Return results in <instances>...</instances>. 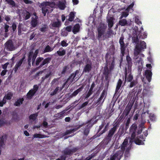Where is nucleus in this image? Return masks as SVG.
I'll use <instances>...</instances> for the list:
<instances>
[{"label": "nucleus", "mask_w": 160, "mask_h": 160, "mask_svg": "<svg viewBox=\"0 0 160 160\" xmlns=\"http://www.w3.org/2000/svg\"><path fill=\"white\" fill-rule=\"evenodd\" d=\"M137 128V126L135 124H133L130 127V132L132 133L130 138V143H128V139L129 138H126L121 145V149L122 150H125L126 152H128L131 149V142L133 141L136 144L140 145V135L139 132H136Z\"/></svg>", "instance_id": "obj_1"}, {"label": "nucleus", "mask_w": 160, "mask_h": 160, "mask_svg": "<svg viewBox=\"0 0 160 160\" xmlns=\"http://www.w3.org/2000/svg\"><path fill=\"white\" fill-rule=\"evenodd\" d=\"M149 102H144L143 109L141 110L142 112L141 116V145H144L143 141H145L146 137L148 135V129L145 130V128L143 125L146 122V120L149 117Z\"/></svg>", "instance_id": "obj_2"}, {"label": "nucleus", "mask_w": 160, "mask_h": 160, "mask_svg": "<svg viewBox=\"0 0 160 160\" xmlns=\"http://www.w3.org/2000/svg\"><path fill=\"white\" fill-rule=\"evenodd\" d=\"M107 26L103 23H100L98 28V38L99 40L101 39L102 38L104 39L105 38H108L110 36L114 34L113 31L111 28H108V30L105 33V30L107 28Z\"/></svg>", "instance_id": "obj_3"}, {"label": "nucleus", "mask_w": 160, "mask_h": 160, "mask_svg": "<svg viewBox=\"0 0 160 160\" xmlns=\"http://www.w3.org/2000/svg\"><path fill=\"white\" fill-rule=\"evenodd\" d=\"M38 53V50H36L34 52L33 51H30L28 54V62L29 64H30L31 61L32 62V64L34 66L35 65L37 66L39 65V63L43 60V58L42 57L38 58L36 61L35 63V61Z\"/></svg>", "instance_id": "obj_4"}, {"label": "nucleus", "mask_w": 160, "mask_h": 160, "mask_svg": "<svg viewBox=\"0 0 160 160\" xmlns=\"http://www.w3.org/2000/svg\"><path fill=\"white\" fill-rule=\"evenodd\" d=\"M132 42L135 43V48L134 49V58L137 59L139 56L140 53V43L139 38L137 35H134L132 37Z\"/></svg>", "instance_id": "obj_5"}, {"label": "nucleus", "mask_w": 160, "mask_h": 160, "mask_svg": "<svg viewBox=\"0 0 160 160\" xmlns=\"http://www.w3.org/2000/svg\"><path fill=\"white\" fill-rule=\"evenodd\" d=\"M55 6V3L53 2H44L41 4L39 6L42 8V13L44 14V16L46 15L47 12L48 11V9L50 8H52Z\"/></svg>", "instance_id": "obj_6"}, {"label": "nucleus", "mask_w": 160, "mask_h": 160, "mask_svg": "<svg viewBox=\"0 0 160 160\" xmlns=\"http://www.w3.org/2000/svg\"><path fill=\"white\" fill-rule=\"evenodd\" d=\"M145 78L142 79V81L143 82V86L145 87V84H148L150 82L152 79V73L151 70H145L144 74Z\"/></svg>", "instance_id": "obj_7"}, {"label": "nucleus", "mask_w": 160, "mask_h": 160, "mask_svg": "<svg viewBox=\"0 0 160 160\" xmlns=\"http://www.w3.org/2000/svg\"><path fill=\"white\" fill-rule=\"evenodd\" d=\"M144 88L143 89V92L142 93V96L141 98L143 99V102H145L144 100V98H148L152 94V92L150 90V88L149 87L147 86H145L146 84H145Z\"/></svg>", "instance_id": "obj_8"}, {"label": "nucleus", "mask_w": 160, "mask_h": 160, "mask_svg": "<svg viewBox=\"0 0 160 160\" xmlns=\"http://www.w3.org/2000/svg\"><path fill=\"white\" fill-rule=\"evenodd\" d=\"M77 150V149L76 148H73L72 149L66 148L64 151V155L61 157L60 159H58L56 160H65V158H66V156H65V155L72 154L75 152Z\"/></svg>", "instance_id": "obj_9"}, {"label": "nucleus", "mask_w": 160, "mask_h": 160, "mask_svg": "<svg viewBox=\"0 0 160 160\" xmlns=\"http://www.w3.org/2000/svg\"><path fill=\"white\" fill-rule=\"evenodd\" d=\"M108 54H107L106 56V58H107L106 60V63L107 65L104 67V73L106 75L105 78L107 79L108 78V64H109L110 62H111V64L112 65H113V62H114V59L113 58H111V60L110 61L109 60H108L107 59V58L108 57Z\"/></svg>", "instance_id": "obj_10"}, {"label": "nucleus", "mask_w": 160, "mask_h": 160, "mask_svg": "<svg viewBox=\"0 0 160 160\" xmlns=\"http://www.w3.org/2000/svg\"><path fill=\"white\" fill-rule=\"evenodd\" d=\"M78 71L77 70L74 73H72L64 85H65L67 83L70 84L72 82L77 81L78 79L77 78H75V77L76 75L78 73Z\"/></svg>", "instance_id": "obj_11"}, {"label": "nucleus", "mask_w": 160, "mask_h": 160, "mask_svg": "<svg viewBox=\"0 0 160 160\" xmlns=\"http://www.w3.org/2000/svg\"><path fill=\"white\" fill-rule=\"evenodd\" d=\"M5 48L8 51H12L15 49V46L14 45L12 41L9 40L5 43Z\"/></svg>", "instance_id": "obj_12"}, {"label": "nucleus", "mask_w": 160, "mask_h": 160, "mask_svg": "<svg viewBox=\"0 0 160 160\" xmlns=\"http://www.w3.org/2000/svg\"><path fill=\"white\" fill-rule=\"evenodd\" d=\"M38 89V86L37 85H34L33 88L30 90L27 93V97L28 99H31L34 95Z\"/></svg>", "instance_id": "obj_13"}, {"label": "nucleus", "mask_w": 160, "mask_h": 160, "mask_svg": "<svg viewBox=\"0 0 160 160\" xmlns=\"http://www.w3.org/2000/svg\"><path fill=\"white\" fill-rule=\"evenodd\" d=\"M123 152L121 151L117 152L112 156H111L110 160H120L123 154Z\"/></svg>", "instance_id": "obj_14"}, {"label": "nucleus", "mask_w": 160, "mask_h": 160, "mask_svg": "<svg viewBox=\"0 0 160 160\" xmlns=\"http://www.w3.org/2000/svg\"><path fill=\"white\" fill-rule=\"evenodd\" d=\"M124 38L123 37H121L119 41V42L120 45L121 47V51L122 56H123L124 55V51L126 48V47L124 43L123 42Z\"/></svg>", "instance_id": "obj_15"}, {"label": "nucleus", "mask_w": 160, "mask_h": 160, "mask_svg": "<svg viewBox=\"0 0 160 160\" xmlns=\"http://www.w3.org/2000/svg\"><path fill=\"white\" fill-rule=\"evenodd\" d=\"M125 81H127L128 82H131L133 79V77L131 75L130 72L127 73V70L126 71Z\"/></svg>", "instance_id": "obj_16"}, {"label": "nucleus", "mask_w": 160, "mask_h": 160, "mask_svg": "<svg viewBox=\"0 0 160 160\" xmlns=\"http://www.w3.org/2000/svg\"><path fill=\"white\" fill-rule=\"evenodd\" d=\"M91 63L90 62L88 64H87L84 67L83 72H88L91 70L92 68Z\"/></svg>", "instance_id": "obj_17"}, {"label": "nucleus", "mask_w": 160, "mask_h": 160, "mask_svg": "<svg viewBox=\"0 0 160 160\" xmlns=\"http://www.w3.org/2000/svg\"><path fill=\"white\" fill-rule=\"evenodd\" d=\"M117 128L116 126H115L112 128L109 131L108 133V137H111L114 134L115 132L116 131Z\"/></svg>", "instance_id": "obj_18"}, {"label": "nucleus", "mask_w": 160, "mask_h": 160, "mask_svg": "<svg viewBox=\"0 0 160 160\" xmlns=\"http://www.w3.org/2000/svg\"><path fill=\"white\" fill-rule=\"evenodd\" d=\"M38 17L37 16H36L34 18H32V20L31 22V25L33 28L35 27L37 25L38 23Z\"/></svg>", "instance_id": "obj_19"}, {"label": "nucleus", "mask_w": 160, "mask_h": 160, "mask_svg": "<svg viewBox=\"0 0 160 160\" xmlns=\"http://www.w3.org/2000/svg\"><path fill=\"white\" fill-rule=\"evenodd\" d=\"M51 24L52 27L55 28L59 27L61 25V22L58 19H57L56 21L52 22Z\"/></svg>", "instance_id": "obj_20"}, {"label": "nucleus", "mask_w": 160, "mask_h": 160, "mask_svg": "<svg viewBox=\"0 0 160 160\" xmlns=\"http://www.w3.org/2000/svg\"><path fill=\"white\" fill-rule=\"evenodd\" d=\"M57 4L60 9L63 10L66 7L64 1H59L58 2Z\"/></svg>", "instance_id": "obj_21"}, {"label": "nucleus", "mask_w": 160, "mask_h": 160, "mask_svg": "<svg viewBox=\"0 0 160 160\" xmlns=\"http://www.w3.org/2000/svg\"><path fill=\"white\" fill-rule=\"evenodd\" d=\"M114 18L112 17H110L108 18L107 21L108 28H111L113 25Z\"/></svg>", "instance_id": "obj_22"}, {"label": "nucleus", "mask_w": 160, "mask_h": 160, "mask_svg": "<svg viewBox=\"0 0 160 160\" xmlns=\"http://www.w3.org/2000/svg\"><path fill=\"white\" fill-rule=\"evenodd\" d=\"M57 53L59 56L64 55L66 53V51L62 48H59L58 51L57 52Z\"/></svg>", "instance_id": "obj_23"}, {"label": "nucleus", "mask_w": 160, "mask_h": 160, "mask_svg": "<svg viewBox=\"0 0 160 160\" xmlns=\"http://www.w3.org/2000/svg\"><path fill=\"white\" fill-rule=\"evenodd\" d=\"M143 31V28L142 27H141V38L142 39H144L147 38L148 34L146 32H142Z\"/></svg>", "instance_id": "obj_24"}, {"label": "nucleus", "mask_w": 160, "mask_h": 160, "mask_svg": "<svg viewBox=\"0 0 160 160\" xmlns=\"http://www.w3.org/2000/svg\"><path fill=\"white\" fill-rule=\"evenodd\" d=\"M24 58H22L20 59L18 62H17L15 67L14 71L16 72L18 69V68L22 64Z\"/></svg>", "instance_id": "obj_25"}, {"label": "nucleus", "mask_w": 160, "mask_h": 160, "mask_svg": "<svg viewBox=\"0 0 160 160\" xmlns=\"http://www.w3.org/2000/svg\"><path fill=\"white\" fill-rule=\"evenodd\" d=\"M51 60V58H48L45 59L42 62L40 65V67H42L45 64L48 63L50 62Z\"/></svg>", "instance_id": "obj_26"}, {"label": "nucleus", "mask_w": 160, "mask_h": 160, "mask_svg": "<svg viewBox=\"0 0 160 160\" xmlns=\"http://www.w3.org/2000/svg\"><path fill=\"white\" fill-rule=\"evenodd\" d=\"M80 127H78L77 128H73L72 129H70V130H68L67 131L65 132L64 133L63 136H65L70 133H71L73 132H74L79 128Z\"/></svg>", "instance_id": "obj_27"}, {"label": "nucleus", "mask_w": 160, "mask_h": 160, "mask_svg": "<svg viewBox=\"0 0 160 160\" xmlns=\"http://www.w3.org/2000/svg\"><path fill=\"white\" fill-rule=\"evenodd\" d=\"M80 26L78 24H76L73 27L72 30L73 33L75 34L78 32L79 30Z\"/></svg>", "instance_id": "obj_28"}, {"label": "nucleus", "mask_w": 160, "mask_h": 160, "mask_svg": "<svg viewBox=\"0 0 160 160\" xmlns=\"http://www.w3.org/2000/svg\"><path fill=\"white\" fill-rule=\"evenodd\" d=\"M83 88V86H82L74 91L72 94V96H76L80 92L82 91Z\"/></svg>", "instance_id": "obj_29"}, {"label": "nucleus", "mask_w": 160, "mask_h": 160, "mask_svg": "<svg viewBox=\"0 0 160 160\" xmlns=\"http://www.w3.org/2000/svg\"><path fill=\"white\" fill-rule=\"evenodd\" d=\"M6 139V136H2L0 138V148L4 145V141Z\"/></svg>", "instance_id": "obj_30"}, {"label": "nucleus", "mask_w": 160, "mask_h": 160, "mask_svg": "<svg viewBox=\"0 0 160 160\" xmlns=\"http://www.w3.org/2000/svg\"><path fill=\"white\" fill-rule=\"evenodd\" d=\"M146 48V43L144 41H141V52L144 51V49Z\"/></svg>", "instance_id": "obj_31"}, {"label": "nucleus", "mask_w": 160, "mask_h": 160, "mask_svg": "<svg viewBox=\"0 0 160 160\" xmlns=\"http://www.w3.org/2000/svg\"><path fill=\"white\" fill-rule=\"evenodd\" d=\"M119 21V24L121 26H124L127 24V22L126 19H120Z\"/></svg>", "instance_id": "obj_32"}, {"label": "nucleus", "mask_w": 160, "mask_h": 160, "mask_svg": "<svg viewBox=\"0 0 160 160\" xmlns=\"http://www.w3.org/2000/svg\"><path fill=\"white\" fill-rule=\"evenodd\" d=\"M129 11H126L125 12H122L121 14V16L120 18V19H121L123 17H127L129 14Z\"/></svg>", "instance_id": "obj_33"}, {"label": "nucleus", "mask_w": 160, "mask_h": 160, "mask_svg": "<svg viewBox=\"0 0 160 160\" xmlns=\"http://www.w3.org/2000/svg\"><path fill=\"white\" fill-rule=\"evenodd\" d=\"M34 138H46L47 137L44 135H42L40 134L36 133L33 135Z\"/></svg>", "instance_id": "obj_34"}, {"label": "nucleus", "mask_w": 160, "mask_h": 160, "mask_svg": "<svg viewBox=\"0 0 160 160\" xmlns=\"http://www.w3.org/2000/svg\"><path fill=\"white\" fill-rule=\"evenodd\" d=\"M122 82L121 80L119 79L117 83V86L116 89V92H117L118 91V90L120 89V88L121 87V85L122 84Z\"/></svg>", "instance_id": "obj_35"}, {"label": "nucleus", "mask_w": 160, "mask_h": 160, "mask_svg": "<svg viewBox=\"0 0 160 160\" xmlns=\"http://www.w3.org/2000/svg\"><path fill=\"white\" fill-rule=\"evenodd\" d=\"M5 1L12 7H14L15 6V2L13 0H5Z\"/></svg>", "instance_id": "obj_36"}, {"label": "nucleus", "mask_w": 160, "mask_h": 160, "mask_svg": "<svg viewBox=\"0 0 160 160\" xmlns=\"http://www.w3.org/2000/svg\"><path fill=\"white\" fill-rule=\"evenodd\" d=\"M24 16L23 18H24L25 20H26L29 19L30 17L29 12L27 11L25 12L24 13Z\"/></svg>", "instance_id": "obj_37"}, {"label": "nucleus", "mask_w": 160, "mask_h": 160, "mask_svg": "<svg viewBox=\"0 0 160 160\" xmlns=\"http://www.w3.org/2000/svg\"><path fill=\"white\" fill-rule=\"evenodd\" d=\"M23 100L22 99H20L17 100L15 103L14 105L17 106H19L22 103Z\"/></svg>", "instance_id": "obj_38"}, {"label": "nucleus", "mask_w": 160, "mask_h": 160, "mask_svg": "<svg viewBox=\"0 0 160 160\" xmlns=\"http://www.w3.org/2000/svg\"><path fill=\"white\" fill-rule=\"evenodd\" d=\"M48 27L46 25H44L40 28V30L42 32H45L47 31Z\"/></svg>", "instance_id": "obj_39"}, {"label": "nucleus", "mask_w": 160, "mask_h": 160, "mask_svg": "<svg viewBox=\"0 0 160 160\" xmlns=\"http://www.w3.org/2000/svg\"><path fill=\"white\" fill-rule=\"evenodd\" d=\"M13 94L11 92H8L4 96V97L7 100H10L12 97Z\"/></svg>", "instance_id": "obj_40"}, {"label": "nucleus", "mask_w": 160, "mask_h": 160, "mask_svg": "<svg viewBox=\"0 0 160 160\" xmlns=\"http://www.w3.org/2000/svg\"><path fill=\"white\" fill-rule=\"evenodd\" d=\"M150 120L152 121H156V116L154 114L152 113H150L149 114L148 117Z\"/></svg>", "instance_id": "obj_41"}, {"label": "nucleus", "mask_w": 160, "mask_h": 160, "mask_svg": "<svg viewBox=\"0 0 160 160\" xmlns=\"http://www.w3.org/2000/svg\"><path fill=\"white\" fill-rule=\"evenodd\" d=\"M75 13L73 12H71L69 14V18L68 20L70 21H73L74 18Z\"/></svg>", "instance_id": "obj_42"}, {"label": "nucleus", "mask_w": 160, "mask_h": 160, "mask_svg": "<svg viewBox=\"0 0 160 160\" xmlns=\"http://www.w3.org/2000/svg\"><path fill=\"white\" fill-rule=\"evenodd\" d=\"M38 116V113H35L29 116V119L33 121L35 120Z\"/></svg>", "instance_id": "obj_43"}, {"label": "nucleus", "mask_w": 160, "mask_h": 160, "mask_svg": "<svg viewBox=\"0 0 160 160\" xmlns=\"http://www.w3.org/2000/svg\"><path fill=\"white\" fill-rule=\"evenodd\" d=\"M53 50V48H51V47L49 46V45H48L45 48L44 50V52H51Z\"/></svg>", "instance_id": "obj_44"}, {"label": "nucleus", "mask_w": 160, "mask_h": 160, "mask_svg": "<svg viewBox=\"0 0 160 160\" xmlns=\"http://www.w3.org/2000/svg\"><path fill=\"white\" fill-rule=\"evenodd\" d=\"M106 91L105 90L103 91L100 98L98 99V102H100L106 95Z\"/></svg>", "instance_id": "obj_45"}, {"label": "nucleus", "mask_w": 160, "mask_h": 160, "mask_svg": "<svg viewBox=\"0 0 160 160\" xmlns=\"http://www.w3.org/2000/svg\"><path fill=\"white\" fill-rule=\"evenodd\" d=\"M59 90V87H57L53 92H52L50 93L51 96H53L56 94L58 92V91Z\"/></svg>", "instance_id": "obj_46"}, {"label": "nucleus", "mask_w": 160, "mask_h": 160, "mask_svg": "<svg viewBox=\"0 0 160 160\" xmlns=\"http://www.w3.org/2000/svg\"><path fill=\"white\" fill-rule=\"evenodd\" d=\"M6 99L4 97L2 101L0 102V107H2L6 102Z\"/></svg>", "instance_id": "obj_47"}, {"label": "nucleus", "mask_w": 160, "mask_h": 160, "mask_svg": "<svg viewBox=\"0 0 160 160\" xmlns=\"http://www.w3.org/2000/svg\"><path fill=\"white\" fill-rule=\"evenodd\" d=\"M92 93V90L91 89H90L87 95H86L85 98H88Z\"/></svg>", "instance_id": "obj_48"}, {"label": "nucleus", "mask_w": 160, "mask_h": 160, "mask_svg": "<svg viewBox=\"0 0 160 160\" xmlns=\"http://www.w3.org/2000/svg\"><path fill=\"white\" fill-rule=\"evenodd\" d=\"M51 74V72H49L48 73H47L45 76L43 77L42 78V79L43 80H44L45 79H46L49 78V76Z\"/></svg>", "instance_id": "obj_49"}, {"label": "nucleus", "mask_w": 160, "mask_h": 160, "mask_svg": "<svg viewBox=\"0 0 160 160\" xmlns=\"http://www.w3.org/2000/svg\"><path fill=\"white\" fill-rule=\"evenodd\" d=\"M61 44L62 47H66L68 45V43H67L64 40L61 42Z\"/></svg>", "instance_id": "obj_50"}, {"label": "nucleus", "mask_w": 160, "mask_h": 160, "mask_svg": "<svg viewBox=\"0 0 160 160\" xmlns=\"http://www.w3.org/2000/svg\"><path fill=\"white\" fill-rule=\"evenodd\" d=\"M88 103V101H87L84 102V103H83L81 105V106L80 109H81L82 108H83L85 107Z\"/></svg>", "instance_id": "obj_51"}, {"label": "nucleus", "mask_w": 160, "mask_h": 160, "mask_svg": "<svg viewBox=\"0 0 160 160\" xmlns=\"http://www.w3.org/2000/svg\"><path fill=\"white\" fill-rule=\"evenodd\" d=\"M134 5V4L133 3L131 4L126 9V11H127L129 12V10L130 9H132V7H133Z\"/></svg>", "instance_id": "obj_52"}, {"label": "nucleus", "mask_w": 160, "mask_h": 160, "mask_svg": "<svg viewBox=\"0 0 160 160\" xmlns=\"http://www.w3.org/2000/svg\"><path fill=\"white\" fill-rule=\"evenodd\" d=\"M9 64V63L7 62L4 65H2V68L4 69V70H6V69L7 68Z\"/></svg>", "instance_id": "obj_53"}, {"label": "nucleus", "mask_w": 160, "mask_h": 160, "mask_svg": "<svg viewBox=\"0 0 160 160\" xmlns=\"http://www.w3.org/2000/svg\"><path fill=\"white\" fill-rule=\"evenodd\" d=\"M72 26H68L65 28V30L69 32H70L71 31Z\"/></svg>", "instance_id": "obj_54"}, {"label": "nucleus", "mask_w": 160, "mask_h": 160, "mask_svg": "<svg viewBox=\"0 0 160 160\" xmlns=\"http://www.w3.org/2000/svg\"><path fill=\"white\" fill-rule=\"evenodd\" d=\"M21 25H19L18 27V34L19 35H20L21 34Z\"/></svg>", "instance_id": "obj_55"}, {"label": "nucleus", "mask_w": 160, "mask_h": 160, "mask_svg": "<svg viewBox=\"0 0 160 160\" xmlns=\"http://www.w3.org/2000/svg\"><path fill=\"white\" fill-rule=\"evenodd\" d=\"M126 60L128 63H130L131 62V58L129 56H127L126 57Z\"/></svg>", "instance_id": "obj_56"}, {"label": "nucleus", "mask_w": 160, "mask_h": 160, "mask_svg": "<svg viewBox=\"0 0 160 160\" xmlns=\"http://www.w3.org/2000/svg\"><path fill=\"white\" fill-rule=\"evenodd\" d=\"M7 72V70H4L2 71V72L1 75L2 76H3L5 75Z\"/></svg>", "instance_id": "obj_57"}, {"label": "nucleus", "mask_w": 160, "mask_h": 160, "mask_svg": "<svg viewBox=\"0 0 160 160\" xmlns=\"http://www.w3.org/2000/svg\"><path fill=\"white\" fill-rule=\"evenodd\" d=\"M136 84V82L135 81H133L131 82L129 87L130 88H132L134 85H135Z\"/></svg>", "instance_id": "obj_58"}, {"label": "nucleus", "mask_w": 160, "mask_h": 160, "mask_svg": "<svg viewBox=\"0 0 160 160\" xmlns=\"http://www.w3.org/2000/svg\"><path fill=\"white\" fill-rule=\"evenodd\" d=\"M16 25L15 23H13L12 25V30L13 31H15L16 28Z\"/></svg>", "instance_id": "obj_59"}, {"label": "nucleus", "mask_w": 160, "mask_h": 160, "mask_svg": "<svg viewBox=\"0 0 160 160\" xmlns=\"http://www.w3.org/2000/svg\"><path fill=\"white\" fill-rule=\"evenodd\" d=\"M68 69V66H65L64 67V68H63V69L62 72V74H64L65 73V72H66V70H67Z\"/></svg>", "instance_id": "obj_60"}, {"label": "nucleus", "mask_w": 160, "mask_h": 160, "mask_svg": "<svg viewBox=\"0 0 160 160\" xmlns=\"http://www.w3.org/2000/svg\"><path fill=\"white\" fill-rule=\"evenodd\" d=\"M89 130L88 128H87L85 129L84 131V134L85 135H87L89 133Z\"/></svg>", "instance_id": "obj_61"}, {"label": "nucleus", "mask_w": 160, "mask_h": 160, "mask_svg": "<svg viewBox=\"0 0 160 160\" xmlns=\"http://www.w3.org/2000/svg\"><path fill=\"white\" fill-rule=\"evenodd\" d=\"M9 28V26L7 25H5L4 27V29H5V32H7L8 31V28Z\"/></svg>", "instance_id": "obj_62"}, {"label": "nucleus", "mask_w": 160, "mask_h": 160, "mask_svg": "<svg viewBox=\"0 0 160 160\" xmlns=\"http://www.w3.org/2000/svg\"><path fill=\"white\" fill-rule=\"evenodd\" d=\"M23 2L26 4H31L32 2L29 0H23Z\"/></svg>", "instance_id": "obj_63"}, {"label": "nucleus", "mask_w": 160, "mask_h": 160, "mask_svg": "<svg viewBox=\"0 0 160 160\" xmlns=\"http://www.w3.org/2000/svg\"><path fill=\"white\" fill-rule=\"evenodd\" d=\"M146 67L149 68L148 70H151L152 68V67L151 65V64H148L146 65Z\"/></svg>", "instance_id": "obj_64"}]
</instances>
